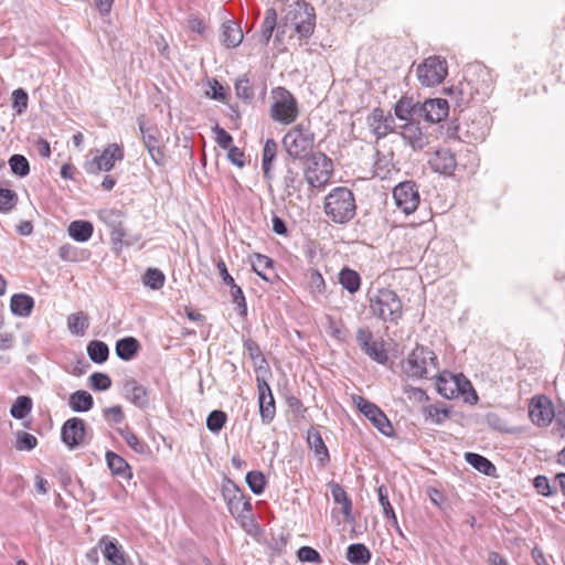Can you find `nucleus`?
<instances>
[{
    "label": "nucleus",
    "instance_id": "1",
    "mask_svg": "<svg viewBox=\"0 0 565 565\" xmlns=\"http://www.w3.org/2000/svg\"><path fill=\"white\" fill-rule=\"evenodd\" d=\"M478 76L482 78L481 84H475L472 79H465L458 85L445 89L457 107H465L472 102H483L490 95L492 88L489 72L481 68Z\"/></svg>",
    "mask_w": 565,
    "mask_h": 565
},
{
    "label": "nucleus",
    "instance_id": "2",
    "mask_svg": "<svg viewBox=\"0 0 565 565\" xmlns=\"http://www.w3.org/2000/svg\"><path fill=\"white\" fill-rule=\"evenodd\" d=\"M372 315L383 322L398 324L403 317V303L398 295L388 288H380L370 297Z\"/></svg>",
    "mask_w": 565,
    "mask_h": 565
},
{
    "label": "nucleus",
    "instance_id": "3",
    "mask_svg": "<svg viewBox=\"0 0 565 565\" xmlns=\"http://www.w3.org/2000/svg\"><path fill=\"white\" fill-rule=\"evenodd\" d=\"M324 212L335 223L351 221L356 212L353 192L344 186L333 189L324 199Z\"/></svg>",
    "mask_w": 565,
    "mask_h": 565
},
{
    "label": "nucleus",
    "instance_id": "4",
    "mask_svg": "<svg viewBox=\"0 0 565 565\" xmlns=\"http://www.w3.org/2000/svg\"><path fill=\"white\" fill-rule=\"evenodd\" d=\"M303 178L310 188H323L333 173V162L323 152L317 151L302 160Z\"/></svg>",
    "mask_w": 565,
    "mask_h": 565
},
{
    "label": "nucleus",
    "instance_id": "5",
    "mask_svg": "<svg viewBox=\"0 0 565 565\" xmlns=\"http://www.w3.org/2000/svg\"><path fill=\"white\" fill-rule=\"evenodd\" d=\"M282 146L289 157L302 161L315 153V134L309 127L299 124L284 136Z\"/></svg>",
    "mask_w": 565,
    "mask_h": 565
},
{
    "label": "nucleus",
    "instance_id": "6",
    "mask_svg": "<svg viewBox=\"0 0 565 565\" xmlns=\"http://www.w3.org/2000/svg\"><path fill=\"white\" fill-rule=\"evenodd\" d=\"M273 104L269 109L271 119L281 125L292 124L298 115V104L294 95L285 87H277L273 90Z\"/></svg>",
    "mask_w": 565,
    "mask_h": 565
},
{
    "label": "nucleus",
    "instance_id": "7",
    "mask_svg": "<svg viewBox=\"0 0 565 565\" xmlns=\"http://www.w3.org/2000/svg\"><path fill=\"white\" fill-rule=\"evenodd\" d=\"M435 369L438 366V359L429 348L417 344L414 350L402 361L404 374L412 379H424L428 373V364Z\"/></svg>",
    "mask_w": 565,
    "mask_h": 565
},
{
    "label": "nucleus",
    "instance_id": "8",
    "mask_svg": "<svg viewBox=\"0 0 565 565\" xmlns=\"http://www.w3.org/2000/svg\"><path fill=\"white\" fill-rule=\"evenodd\" d=\"M447 74V61L437 55L425 58L416 68L417 79L426 87L439 85Z\"/></svg>",
    "mask_w": 565,
    "mask_h": 565
},
{
    "label": "nucleus",
    "instance_id": "9",
    "mask_svg": "<svg viewBox=\"0 0 565 565\" xmlns=\"http://www.w3.org/2000/svg\"><path fill=\"white\" fill-rule=\"evenodd\" d=\"M291 24L299 38H309L316 26L313 7L306 1H297L289 12Z\"/></svg>",
    "mask_w": 565,
    "mask_h": 565
},
{
    "label": "nucleus",
    "instance_id": "10",
    "mask_svg": "<svg viewBox=\"0 0 565 565\" xmlns=\"http://www.w3.org/2000/svg\"><path fill=\"white\" fill-rule=\"evenodd\" d=\"M354 403L359 411L374 425V427L384 436L391 437L394 428L385 413L374 403L362 396L354 397Z\"/></svg>",
    "mask_w": 565,
    "mask_h": 565
},
{
    "label": "nucleus",
    "instance_id": "11",
    "mask_svg": "<svg viewBox=\"0 0 565 565\" xmlns=\"http://www.w3.org/2000/svg\"><path fill=\"white\" fill-rule=\"evenodd\" d=\"M124 159V150L117 143L108 145L99 156L86 161L84 169L88 174H98L100 171H110L116 161Z\"/></svg>",
    "mask_w": 565,
    "mask_h": 565
},
{
    "label": "nucleus",
    "instance_id": "12",
    "mask_svg": "<svg viewBox=\"0 0 565 565\" xmlns=\"http://www.w3.org/2000/svg\"><path fill=\"white\" fill-rule=\"evenodd\" d=\"M98 218L110 230V239L115 246L122 247L124 244H129V242L124 241L126 232L124 228L125 214L122 211L117 209H103L98 212Z\"/></svg>",
    "mask_w": 565,
    "mask_h": 565
},
{
    "label": "nucleus",
    "instance_id": "13",
    "mask_svg": "<svg viewBox=\"0 0 565 565\" xmlns=\"http://www.w3.org/2000/svg\"><path fill=\"white\" fill-rule=\"evenodd\" d=\"M393 198L396 206L407 215L415 212L419 204V193L413 181L397 184L394 188Z\"/></svg>",
    "mask_w": 565,
    "mask_h": 565
},
{
    "label": "nucleus",
    "instance_id": "14",
    "mask_svg": "<svg viewBox=\"0 0 565 565\" xmlns=\"http://www.w3.org/2000/svg\"><path fill=\"white\" fill-rule=\"evenodd\" d=\"M230 513L236 519H247L252 512L250 498L246 497L236 486L223 491Z\"/></svg>",
    "mask_w": 565,
    "mask_h": 565
},
{
    "label": "nucleus",
    "instance_id": "15",
    "mask_svg": "<svg viewBox=\"0 0 565 565\" xmlns=\"http://www.w3.org/2000/svg\"><path fill=\"white\" fill-rule=\"evenodd\" d=\"M356 342L371 360L380 364H385L388 361L387 352L382 342L373 340V333L369 328H359L356 330Z\"/></svg>",
    "mask_w": 565,
    "mask_h": 565
},
{
    "label": "nucleus",
    "instance_id": "16",
    "mask_svg": "<svg viewBox=\"0 0 565 565\" xmlns=\"http://www.w3.org/2000/svg\"><path fill=\"white\" fill-rule=\"evenodd\" d=\"M86 424L84 419L72 417L67 419L61 429L62 441L71 449L79 447L85 439Z\"/></svg>",
    "mask_w": 565,
    "mask_h": 565
},
{
    "label": "nucleus",
    "instance_id": "17",
    "mask_svg": "<svg viewBox=\"0 0 565 565\" xmlns=\"http://www.w3.org/2000/svg\"><path fill=\"white\" fill-rule=\"evenodd\" d=\"M554 407L545 396L533 397L529 407V416L532 423L539 427H545L553 420Z\"/></svg>",
    "mask_w": 565,
    "mask_h": 565
},
{
    "label": "nucleus",
    "instance_id": "18",
    "mask_svg": "<svg viewBox=\"0 0 565 565\" xmlns=\"http://www.w3.org/2000/svg\"><path fill=\"white\" fill-rule=\"evenodd\" d=\"M366 125L376 140L386 137L394 128V119L385 115L382 108H374L366 117Z\"/></svg>",
    "mask_w": 565,
    "mask_h": 565
},
{
    "label": "nucleus",
    "instance_id": "19",
    "mask_svg": "<svg viewBox=\"0 0 565 565\" xmlns=\"http://www.w3.org/2000/svg\"><path fill=\"white\" fill-rule=\"evenodd\" d=\"M448 113L449 104L444 98L427 99L418 108V117L433 124L444 120Z\"/></svg>",
    "mask_w": 565,
    "mask_h": 565
},
{
    "label": "nucleus",
    "instance_id": "20",
    "mask_svg": "<svg viewBox=\"0 0 565 565\" xmlns=\"http://www.w3.org/2000/svg\"><path fill=\"white\" fill-rule=\"evenodd\" d=\"M257 390H258V404L259 413L263 422L269 423L275 416V399L271 393V388L264 377H256Z\"/></svg>",
    "mask_w": 565,
    "mask_h": 565
},
{
    "label": "nucleus",
    "instance_id": "21",
    "mask_svg": "<svg viewBox=\"0 0 565 565\" xmlns=\"http://www.w3.org/2000/svg\"><path fill=\"white\" fill-rule=\"evenodd\" d=\"M122 394L126 399L140 409L149 406L148 390L132 377L124 381Z\"/></svg>",
    "mask_w": 565,
    "mask_h": 565
},
{
    "label": "nucleus",
    "instance_id": "22",
    "mask_svg": "<svg viewBox=\"0 0 565 565\" xmlns=\"http://www.w3.org/2000/svg\"><path fill=\"white\" fill-rule=\"evenodd\" d=\"M401 136L413 150H422L428 145V136L423 132L419 122L409 121L401 126Z\"/></svg>",
    "mask_w": 565,
    "mask_h": 565
},
{
    "label": "nucleus",
    "instance_id": "23",
    "mask_svg": "<svg viewBox=\"0 0 565 565\" xmlns=\"http://www.w3.org/2000/svg\"><path fill=\"white\" fill-rule=\"evenodd\" d=\"M429 163L435 172L445 175L452 174L457 167L455 153L447 148L438 149Z\"/></svg>",
    "mask_w": 565,
    "mask_h": 565
},
{
    "label": "nucleus",
    "instance_id": "24",
    "mask_svg": "<svg viewBox=\"0 0 565 565\" xmlns=\"http://www.w3.org/2000/svg\"><path fill=\"white\" fill-rule=\"evenodd\" d=\"M98 544L104 558L110 565H126L125 552L115 539L103 536Z\"/></svg>",
    "mask_w": 565,
    "mask_h": 565
},
{
    "label": "nucleus",
    "instance_id": "25",
    "mask_svg": "<svg viewBox=\"0 0 565 565\" xmlns=\"http://www.w3.org/2000/svg\"><path fill=\"white\" fill-rule=\"evenodd\" d=\"M145 147L149 156L157 166H164V153L160 147V141L151 129H146L142 124L139 125Z\"/></svg>",
    "mask_w": 565,
    "mask_h": 565
},
{
    "label": "nucleus",
    "instance_id": "26",
    "mask_svg": "<svg viewBox=\"0 0 565 565\" xmlns=\"http://www.w3.org/2000/svg\"><path fill=\"white\" fill-rule=\"evenodd\" d=\"M307 441L310 449L318 457L320 465L324 467L330 461V455L321 434L317 429L310 428L307 431Z\"/></svg>",
    "mask_w": 565,
    "mask_h": 565
},
{
    "label": "nucleus",
    "instance_id": "27",
    "mask_svg": "<svg viewBox=\"0 0 565 565\" xmlns=\"http://www.w3.org/2000/svg\"><path fill=\"white\" fill-rule=\"evenodd\" d=\"M105 458L107 466L114 476L124 479L132 478L131 467L121 456L111 450H108L106 451Z\"/></svg>",
    "mask_w": 565,
    "mask_h": 565
},
{
    "label": "nucleus",
    "instance_id": "28",
    "mask_svg": "<svg viewBox=\"0 0 565 565\" xmlns=\"http://www.w3.org/2000/svg\"><path fill=\"white\" fill-rule=\"evenodd\" d=\"M243 31L234 21H225L222 24L221 42L226 47H236L243 41Z\"/></svg>",
    "mask_w": 565,
    "mask_h": 565
},
{
    "label": "nucleus",
    "instance_id": "29",
    "mask_svg": "<svg viewBox=\"0 0 565 565\" xmlns=\"http://www.w3.org/2000/svg\"><path fill=\"white\" fill-rule=\"evenodd\" d=\"M277 29L276 32V40L281 41V36L284 31H280V26L277 25V12L275 9L270 8L266 10L265 18L262 23V40L265 44H267L271 36L274 31Z\"/></svg>",
    "mask_w": 565,
    "mask_h": 565
},
{
    "label": "nucleus",
    "instance_id": "30",
    "mask_svg": "<svg viewBox=\"0 0 565 565\" xmlns=\"http://www.w3.org/2000/svg\"><path fill=\"white\" fill-rule=\"evenodd\" d=\"M419 104L413 97L403 96L394 106L395 116L406 122L414 121V116H418Z\"/></svg>",
    "mask_w": 565,
    "mask_h": 565
},
{
    "label": "nucleus",
    "instance_id": "31",
    "mask_svg": "<svg viewBox=\"0 0 565 565\" xmlns=\"http://www.w3.org/2000/svg\"><path fill=\"white\" fill-rule=\"evenodd\" d=\"M34 308V299L26 294H14L11 297L10 310L14 316L29 317Z\"/></svg>",
    "mask_w": 565,
    "mask_h": 565
},
{
    "label": "nucleus",
    "instance_id": "32",
    "mask_svg": "<svg viewBox=\"0 0 565 565\" xmlns=\"http://www.w3.org/2000/svg\"><path fill=\"white\" fill-rule=\"evenodd\" d=\"M436 390L438 394H440L443 397L447 399H454L456 398L457 384H456V377L455 374L448 371L441 372L436 377Z\"/></svg>",
    "mask_w": 565,
    "mask_h": 565
},
{
    "label": "nucleus",
    "instance_id": "33",
    "mask_svg": "<svg viewBox=\"0 0 565 565\" xmlns=\"http://www.w3.org/2000/svg\"><path fill=\"white\" fill-rule=\"evenodd\" d=\"M140 350L139 341L134 337H125L119 339L115 345L117 356L122 361H130Z\"/></svg>",
    "mask_w": 565,
    "mask_h": 565
},
{
    "label": "nucleus",
    "instance_id": "34",
    "mask_svg": "<svg viewBox=\"0 0 565 565\" xmlns=\"http://www.w3.org/2000/svg\"><path fill=\"white\" fill-rule=\"evenodd\" d=\"M277 154V142L274 139H267L263 148L262 169L264 178L270 181L274 175L271 172L273 162Z\"/></svg>",
    "mask_w": 565,
    "mask_h": 565
},
{
    "label": "nucleus",
    "instance_id": "35",
    "mask_svg": "<svg viewBox=\"0 0 565 565\" xmlns=\"http://www.w3.org/2000/svg\"><path fill=\"white\" fill-rule=\"evenodd\" d=\"M465 459L471 467H473L479 472L489 477H495V466L482 455L476 452H466Z\"/></svg>",
    "mask_w": 565,
    "mask_h": 565
},
{
    "label": "nucleus",
    "instance_id": "36",
    "mask_svg": "<svg viewBox=\"0 0 565 565\" xmlns=\"http://www.w3.org/2000/svg\"><path fill=\"white\" fill-rule=\"evenodd\" d=\"M68 235L76 242H87L93 235V224L89 221H73L68 225Z\"/></svg>",
    "mask_w": 565,
    "mask_h": 565
},
{
    "label": "nucleus",
    "instance_id": "37",
    "mask_svg": "<svg viewBox=\"0 0 565 565\" xmlns=\"http://www.w3.org/2000/svg\"><path fill=\"white\" fill-rule=\"evenodd\" d=\"M339 282L348 292L354 295L361 288V276L358 271L344 267L339 273Z\"/></svg>",
    "mask_w": 565,
    "mask_h": 565
},
{
    "label": "nucleus",
    "instance_id": "38",
    "mask_svg": "<svg viewBox=\"0 0 565 565\" xmlns=\"http://www.w3.org/2000/svg\"><path fill=\"white\" fill-rule=\"evenodd\" d=\"M347 559L354 565H366L371 559V552L364 544L353 543L347 548Z\"/></svg>",
    "mask_w": 565,
    "mask_h": 565
},
{
    "label": "nucleus",
    "instance_id": "39",
    "mask_svg": "<svg viewBox=\"0 0 565 565\" xmlns=\"http://www.w3.org/2000/svg\"><path fill=\"white\" fill-rule=\"evenodd\" d=\"M94 399L87 391H76L70 396L68 405L74 412L83 413L93 407Z\"/></svg>",
    "mask_w": 565,
    "mask_h": 565
},
{
    "label": "nucleus",
    "instance_id": "40",
    "mask_svg": "<svg viewBox=\"0 0 565 565\" xmlns=\"http://www.w3.org/2000/svg\"><path fill=\"white\" fill-rule=\"evenodd\" d=\"M67 328L72 334L83 337L89 328L88 316L83 311L70 315L67 317Z\"/></svg>",
    "mask_w": 565,
    "mask_h": 565
},
{
    "label": "nucleus",
    "instance_id": "41",
    "mask_svg": "<svg viewBox=\"0 0 565 565\" xmlns=\"http://www.w3.org/2000/svg\"><path fill=\"white\" fill-rule=\"evenodd\" d=\"M86 350L88 358L96 364L106 362L109 356L108 345L100 340H92Z\"/></svg>",
    "mask_w": 565,
    "mask_h": 565
},
{
    "label": "nucleus",
    "instance_id": "42",
    "mask_svg": "<svg viewBox=\"0 0 565 565\" xmlns=\"http://www.w3.org/2000/svg\"><path fill=\"white\" fill-rule=\"evenodd\" d=\"M243 347L244 350L248 353L249 358L253 360L256 369L262 370L267 365V361L264 354L262 353L258 343L255 340L250 338L245 339L243 342Z\"/></svg>",
    "mask_w": 565,
    "mask_h": 565
},
{
    "label": "nucleus",
    "instance_id": "43",
    "mask_svg": "<svg viewBox=\"0 0 565 565\" xmlns=\"http://www.w3.org/2000/svg\"><path fill=\"white\" fill-rule=\"evenodd\" d=\"M282 183L286 195L291 196L295 192L300 191L302 181L299 179L298 172L287 164Z\"/></svg>",
    "mask_w": 565,
    "mask_h": 565
},
{
    "label": "nucleus",
    "instance_id": "44",
    "mask_svg": "<svg viewBox=\"0 0 565 565\" xmlns=\"http://www.w3.org/2000/svg\"><path fill=\"white\" fill-rule=\"evenodd\" d=\"M166 281L164 274L158 268H148L142 276L145 286L152 290H159L163 287Z\"/></svg>",
    "mask_w": 565,
    "mask_h": 565
},
{
    "label": "nucleus",
    "instance_id": "45",
    "mask_svg": "<svg viewBox=\"0 0 565 565\" xmlns=\"http://www.w3.org/2000/svg\"><path fill=\"white\" fill-rule=\"evenodd\" d=\"M118 433L135 452L140 455L147 452L148 445L145 441L140 440L128 427L118 428Z\"/></svg>",
    "mask_w": 565,
    "mask_h": 565
},
{
    "label": "nucleus",
    "instance_id": "46",
    "mask_svg": "<svg viewBox=\"0 0 565 565\" xmlns=\"http://www.w3.org/2000/svg\"><path fill=\"white\" fill-rule=\"evenodd\" d=\"M32 409V399L29 396H19L10 409L12 417L23 419Z\"/></svg>",
    "mask_w": 565,
    "mask_h": 565
},
{
    "label": "nucleus",
    "instance_id": "47",
    "mask_svg": "<svg viewBox=\"0 0 565 565\" xmlns=\"http://www.w3.org/2000/svg\"><path fill=\"white\" fill-rule=\"evenodd\" d=\"M9 166L13 174L23 178L30 173L28 159L22 154H12L9 158Z\"/></svg>",
    "mask_w": 565,
    "mask_h": 565
},
{
    "label": "nucleus",
    "instance_id": "48",
    "mask_svg": "<svg viewBox=\"0 0 565 565\" xmlns=\"http://www.w3.org/2000/svg\"><path fill=\"white\" fill-rule=\"evenodd\" d=\"M423 413L427 419H431L437 425H441L450 417V409L448 407L439 408L435 405L424 407Z\"/></svg>",
    "mask_w": 565,
    "mask_h": 565
},
{
    "label": "nucleus",
    "instance_id": "49",
    "mask_svg": "<svg viewBox=\"0 0 565 565\" xmlns=\"http://www.w3.org/2000/svg\"><path fill=\"white\" fill-rule=\"evenodd\" d=\"M226 419L227 416L223 411L214 409L206 418V427L211 433L217 434L225 425Z\"/></svg>",
    "mask_w": 565,
    "mask_h": 565
},
{
    "label": "nucleus",
    "instance_id": "50",
    "mask_svg": "<svg viewBox=\"0 0 565 565\" xmlns=\"http://www.w3.org/2000/svg\"><path fill=\"white\" fill-rule=\"evenodd\" d=\"M246 483L254 494H262L265 489V476L260 471H249L246 475Z\"/></svg>",
    "mask_w": 565,
    "mask_h": 565
},
{
    "label": "nucleus",
    "instance_id": "51",
    "mask_svg": "<svg viewBox=\"0 0 565 565\" xmlns=\"http://www.w3.org/2000/svg\"><path fill=\"white\" fill-rule=\"evenodd\" d=\"M377 495H379V502L381 507L383 508V513L386 519L392 520L394 524H397V518L395 515V512L393 510V507L390 503L387 489L385 486H380L377 488Z\"/></svg>",
    "mask_w": 565,
    "mask_h": 565
},
{
    "label": "nucleus",
    "instance_id": "52",
    "mask_svg": "<svg viewBox=\"0 0 565 565\" xmlns=\"http://www.w3.org/2000/svg\"><path fill=\"white\" fill-rule=\"evenodd\" d=\"M273 264H274V260L271 258H269L268 256H265V255H262V254H256L255 255V259L252 263V267H253L254 271L259 277H262L266 281H269L270 277H268L265 274V270L267 268H271Z\"/></svg>",
    "mask_w": 565,
    "mask_h": 565
},
{
    "label": "nucleus",
    "instance_id": "53",
    "mask_svg": "<svg viewBox=\"0 0 565 565\" xmlns=\"http://www.w3.org/2000/svg\"><path fill=\"white\" fill-rule=\"evenodd\" d=\"M309 288L315 296L323 295L327 289L324 278L317 269H310L309 271Z\"/></svg>",
    "mask_w": 565,
    "mask_h": 565
},
{
    "label": "nucleus",
    "instance_id": "54",
    "mask_svg": "<svg viewBox=\"0 0 565 565\" xmlns=\"http://www.w3.org/2000/svg\"><path fill=\"white\" fill-rule=\"evenodd\" d=\"M235 92L238 98L252 100L254 98V89L246 75L238 77L235 82Z\"/></svg>",
    "mask_w": 565,
    "mask_h": 565
},
{
    "label": "nucleus",
    "instance_id": "55",
    "mask_svg": "<svg viewBox=\"0 0 565 565\" xmlns=\"http://www.w3.org/2000/svg\"><path fill=\"white\" fill-rule=\"evenodd\" d=\"M18 201V195L13 190L0 189V212L7 213L13 209Z\"/></svg>",
    "mask_w": 565,
    "mask_h": 565
},
{
    "label": "nucleus",
    "instance_id": "56",
    "mask_svg": "<svg viewBox=\"0 0 565 565\" xmlns=\"http://www.w3.org/2000/svg\"><path fill=\"white\" fill-rule=\"evenodd\" d=\"M13 104L12 107L15 109L18 115L23 114L28 108L29 96L23 88H17L12 93Z\"/></svg>",
    "mask_w": 565,
    "mask_h": 565
},
{
    "label": "nucleus",
    "instance_id": "57",
    "mask_svg": "<svg viewBox=\"0 0 565 565\" xmlns=\"http://www.w3.org/2000/svg\"><path fill=\"white\" fill-rule=\"evenodd\" d=\"M90 386L95 391H106L111 386L110 377L100 372H95L89 376Z\"/></svg>",
    "mask_w": 565,
    "mask_h": 565
},
{
    "label": "nucleus",
    "instance_id": "58",
    "mask_svg": "<svg viewBox=\"0 0 565 565\" xmlns=\"http://www.w3.org/2000/svg\"><path fill=\"white\" fill-rule=\"evenodd\" d=\"M38 445V439L29 434V433H25V431H19L17 434V444H15V447L17 449L19 450H32L36 447Z\"/></svg>",
    "mask_w": 565,
    "mask_h": 565
},
{
    "label": "nucleus",
    "instance_id": "59",
    "mask_svg": "<svg viewBox=\"0 0 565 565\" xmlns=\"http://www.w3.org/2000/svg\"><path fill=\"white\" fill-rule=\"evenodd\" d=\"M297 557L300 562L305 563H321V555L317 550L311 546H301L297 551Z\"/></svg>",
    "mask_w": 565,
    "mask_h": 565
},
{
    "label": "nucleus",
    "instance_id": "60",
    "mask_svg": "<svg viewBox=\"0 0 565 565\" xmlns=\"http://www.w3.org/2000/svg\"><path fill=\"white\" fill-rule=\"evenodd\" d=\"M455 377H456V384H457V390H458L457 392H455L456 398L460 395H465L468 392H471L472 396H473V403H476L478 401V396H477L470 381L463 374H455Z\"/></svg>",
    "mask_w": 565,
    "mask_h": 565
},
{
    "label": "nucleus",
    "instance_id": "61",
    "mask_svg": "<svg viewBox=\"0 0 565 565\" xmlns=\"http://www.w3.org/2000/svg\"><path fill=\"white\" fill-rule=\"evenodd\" d=\"M533 486L539 494L543 497H552L555 492L550 484V480L545 476H537L533 480Z\"/></svg>",
    "mask_w": 565,
    "mask_h": 565
},
{
    "label": "nucleus",
    "instance_id": "62",
    "mask_svg": "<svg viewBox=\"0 0 565 565\" xmlns=\"http://www.w3.org/2000/svg\"><path fill=\"white\" fill-rule=\"evenodd\" d=\"M213 131L215 134V140L221 148L228 149L232 147L233 137L224 128L215 125Z\"/></svg>",
    "mask_w": 565,
    "mask_h": 565
},
{
    "label": "nucleus",
    "instance_id": "63",
    "mask_svg": "<svg viewBox=\"0 0 565 565\" xmlns=\"http://www.w3.org/2000/svg\"><path fill=\"white\" fill-rule=\"evenodd\" d=\"M328 487L335 503L341 505L347 499L350 498L345 490L343 489V487L340 486L339 483L330 481L328 483Z\"/></svg>",
    "mask_w": 565,
    "mask_h": 565
},
{
    "label": "nucleus",
    "instance_id": "64",
    "mask_svg": "<svg viewBox=\"0 0 565 565\" xmlns=\"http://www.w3.org/2000/svg\"><path fill=\"white\" fill-rule=\"evenodd\" d=\"M210 90L206 95L214 100H224L225 99V89L224 86L216 79L209 82Z\"/></svg>",
    "mask_w": 565,
    "mask_h": 565
}]
</instances>
